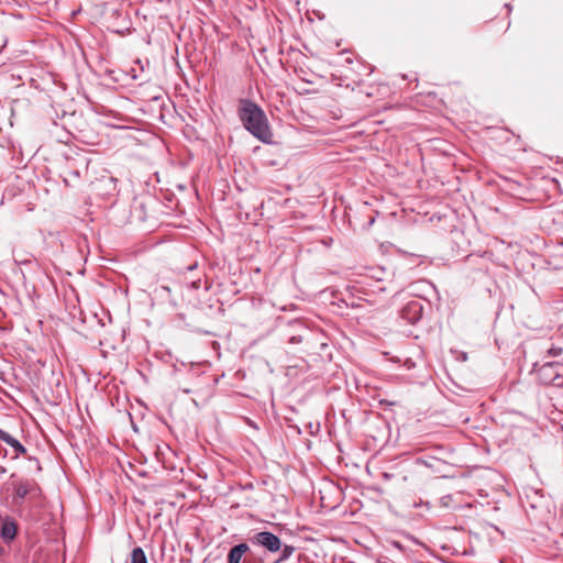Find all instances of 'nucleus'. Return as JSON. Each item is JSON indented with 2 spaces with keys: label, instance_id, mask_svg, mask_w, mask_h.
<instances>
[{
  "label": "nucleus",
  "instance_id": "7ed1b4c3",
  "mask_svg": "<svg viewBox=\"0 0 563 563\" xmlns=\"http://www.w3.org/2000/svg\"><path fill=\"white\" fill-rule=\"evenodd\" d=\"M254 542L261 544L271 552L279 551L282 548V542L279 538L268 531H262L256 533L254 536Z\"/></svg>",
  "mask_w": 563,
  "mask_h": 563
},
{
  "label": "nucleus",
  "instance_id": "f257e3e1",
  "mask_svg": "<svg viewBox=\"0 0 563 563\" xmlns=\"http://www.w3.org/2000/svg\"><path fill=\"white\" fill-rule=\"evenodd\" d=\"M239 115L245 129L264 143H271L273 133L264 111L250 100H241Z\"/></svg>",
  "mask_w": 563,
  "mask_h": 563
},
{
  "label": "nucleus",
  "instance_id": "39448f33",
  "mask_svg": "<svg viewBox=\"0 0 563 563\" xmlns=\"http://www.w3.org/2000/svg\"><path fill=\"white\" fill-rule=\"evenodd\" d=\"M0 440L5 442L8 445L14 449L16 454H25L26 450L25 448L13 437H11L9 433L0 429Z\"/></svg>",
  "mask_w": 563,
  "mask_h": 563
},
{
  "label": "nucleus",
  "instance_id": "9d476101",
  "mask_svg": "<svg viewBox=\"0 0 563 563\" xmlns=\"http://www.w3.org/2000/svg\"><path fill=\"white\" fill-rule=\"evenodd\" d=\"M562 352H563V349H562V347H555V346L551 347V349L548 351L549 355H551V356H559V355H561V354H562Z\"/></svg>",
  "mask_w": 563,
  "mask_h": 563
},
{
  "label": "nucleus",
  "instance_id": "0eeeda50",
  "mask_svg": "<svg viewBox=\"0 0 563 563\" xmlns=\"http://www.w3.org/2000/svg\"><path fill=\"white\" fill-rule=\"evenodd\" d=\"M16 534V526L13 522H5L1 529V536L4 539L12 540Z\"/></svg>",
  "mask_w": 563,
  "mask_h": 563
},
{
  "label": "nucleus",
  "instance_id": "f03ea898",
  "mask_svg": "<svg viewBox=\"0 0 563 563\" xmlns=\"http://www.w3.org/2000/svg\"><path fill=\"white\" fill-rule=\"evenodd\" d=\"M14 496L13 503L20 504L27 495L35 497L40 490L34 481H20L13 484Z\"/></svg>",
  "mask_w": 563,
  "mask_h": 563
},
{
  "label": "nucleus",
  "instance_id": "6e6552de",
  "mask_svg": "<svg viewBox=\"0 0 563 563\" xmlns=\"http://www.w3.org/2000/svg\"><path fill=\"white\" fill-rule=\"evenodd\" d=\"M131 563H147L146 555L141 548L133 549L131 553Z\"/></svg>",
  "mask_w": 563,
  "mask_h": 563
},
{
  "label": "nucleus",
  "instance_id": "1a4fd4ad",
  "mask_svg": "<svg viewBox=\"0 0 563 563\" xmlns=\"http://www.w3.org/2000/svg\"><path fill=\"white\" fill-rule=\"evenodd\" d=\"M282 554L278 561L287 560L295 551V548L291 545H285L284 548H280Z\"/></svg>",
  "mask_w": 563,
  "mask_h": 563
},
{
  "label": "nucleus",
  "instance_id": "20e7f679",
  "mask_svg": "<svg viewBox=\"0 0 563 563\" xmlns=\"http://www.w3.org/2000/svg\"><path fill=\"white\" fill-rule=\"evenodd\" d=\"M96 190H104L107 194L114 191L117 188V179L110 175H103L100 179L92 183Z\"/></svg>",
  "mask_w": 563,
  "mask_h": 563
},
{
  "label": "nucleus",
  "instance_id": "423d86ee",
  "mask_svg": "<svg viewBox=\"0 0 563 563\" xmlns=\"http://www.w3.org/2000/svg\"><path fill=\"white\" fill-rule=\"evenodd\" d=\"M249 550V547L245 543L238 544L233 547L228 555V563H240L242 556Z\"/></svg>",
  "mask_w": 563,
  "mask_h": 563
}]
</instances>
